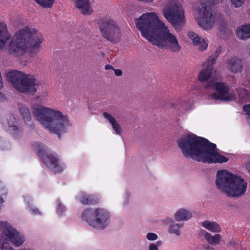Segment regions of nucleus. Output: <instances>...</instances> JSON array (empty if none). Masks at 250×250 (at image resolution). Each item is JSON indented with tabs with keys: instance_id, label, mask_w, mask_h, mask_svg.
<instances>
[{
	"instance_id": "33",
	"label": "nucleus",
	"mask_w": 250,
	"mask_h": 250,
	"mask_svg": "<svg viewBox=\"0 0 250 250\" xmlns=\"http://www.w3.org/2000/svg\"><path fill=\"white\" fill-rule=\"evenodd\" d=\"M29 209L30 211L34 215L39 214H40V211L38 208L34 207L32 205L28 206Z\"/></svg>"
},
{
	"instance_id": "23",
	"label": "nucleus",
	"mask_w": 250,
	"mask_h": 250,
	"mask_svg": "<svg viewBox=\"0 0 250 250\" xmlns=\"http://www.w3.org/2000/svg\"><path fill=\"white\" fill-rule=\"evenodd\" d=\"M238 37L245 39L250 38V24L242 25L236 30Z\"/></svg>"
},
{
	"instance_id": "10",
	"label": "nucleus",
	"mask_w": 250,
	"mask_h": 250,
	"mask_svg": "<svg viewBox=\"0 0 250 250\" xmlns=\"http://www.w3.org/2000/svg\"><path fill=\"white\" fill-rule=\"evenodd\" d=\"M0 249L1 250H15L9 244L11 243L15 247H20L24 242L23 236L13 228L6 221H0Z\"/></svg>"
},
{
	"instance_id": "37",
	"label": "nucleus",
	"mask_w": 250,
	"mask_h": 250,
	"mask_svg": "<svg viewBox=\"0 0 250 250\" xmlns=\"http://www.w3.org/2000/svg\"><path fill=\"white\" fill-rule=\"evenodd\" d=\"M114 71V73L117 76H121L122 75V71L120 69H113Z\"/></svg>"
},
{
	"instance_id": "9",
	"label": "nucleus",
	"mask_w": 250,
	"mask_h": 250,
	"mask_svg": "<svg viewBox=\"0 0 250 250\" xmlns=\"http://www.w3.org/2000/svg\"><path fill=\"white\" fill-rule=\"evenodd\" d=\"M0 249L1 250H15L9 244L11 243L15 247H20L24 242L23 236L13 228L6 221H0Z\"/></svg>"
},
{
	"instance_id": "19",
	"label": "nucleus",
	"mask_w": 250,
	"mask_h": 250,
	"mask_svg": "<svg viewBox=\"0 0 250 250\" xmlns=\"http://www.w3.org/2000/svg\"><path fill=\"white\" fill-rule=\"evenodd\" d=\"M173 217L177 221H186L192 217V213L189 209L180 208L174 214Z\"/></svg>"
},
{
	"instance_id": "3",
	"label": "nucleus",
	"mask_w": 250,
	"mask_h": 250,
	"mask_svg": "<svg viewBox=\"0 0 250 250\" xmlns=\"http://www.w3.org/2000/svg\"><path fill=\"white\" fill-rule=\"evenodd\" d=\"M178 147L183 155L198 162L223 163L229 159L216 151V145L193 134H186L177 140Z\"/></svg>"
},
{
	"instance_id": "40",
	"label": "nucleus",
	"mask_w": 250,
	"mask_h": 250,
	"mask_svg": "<svg viewBox=\"0 0 250 250\" xmlns=\"http://www.w3.org/2000/svg\"><path fill=\"white\" fill-rule=\"evenodd\" d=\"M105 69L106 70H109V69H114L113 67L110 65H106L105 66Z\"/></svg>"
},
{
	"instance_id": "25",
	"label": "nucleus",
	"mask_w": 250,
	"mask_h": 250,
	"mask_svg": "<svg viewBox=\"0 0 250 250\" xmlns=\"http://www.w3.org/2000/svg\"><path fill=\"white\" fill-rule=\"evenodd\" d=\"M8 124L9 125V131L14 135L18 134L21 131V126L15 118L13 117L10 118Z\"/></svg>"
},
{
	"instance_id": "43",
	"label": "nucleus",
	"mask_w": 250,
	"mask_h": 250,
	"mask_svg": "<svg viewBox=\"0 0 250 250\" xmlns=\"http://www.w3.org/2000/svg\"><path fill=\"white\" fill-rule=\"evenodd\" d=\"M4 98L3 94L0 92V101H2Z\"/></svg>"
},
{
	"instance_id": "45",
	"label": "nucleus",
	"mask_w": 250,
	"mask_h": 250,
	"mask_svg": "<svg viewBox=\"0 0 250 250\" xmlns=\"http://www.w3.org/2000/svg\"><path fill=\"white\" fill-rule=\"evenodd\" d=\"M155 0H151V2H152L153 1H154Z\"/></svg>"
},
{
	"instance_id": "29",
	"label": "nucleus",
	"mask_w": 250,
	"mask_h": 250,
	"mask_svg": "<svg viewBox=\"0 0 250 250\" xmlns=\"http://www.w3.org/2000/svg\"><path fill=\"white\" fill-rule=\"evenodd\" d=\"M238 96L240 100L247 101L248 100V92L245 89H241L238 91Z\"/></svg>"
},
{
	"instance_id": "5",
	"label": "nucleus",
	"mask_w": 250,
	"mask_h": 250,
	"mask_svg": "<svg viewBox=\"0 0 250 250\" xmlns=\"http://www.w3.org/2000/svg\"><path fill=\"white\" fill-rule=\"evenodd\" d=\"M218 54L219 52L216 51L204 62L198 78L202 82L208 81L205 86L206 89L213 88L215 90L214 93L209 95L210 99L224 101L232 100L235 98L233 91L226 83L218 82V79L216 78L213 73V65L216 61Z\"/></svg>"
},
{
	"instance_id": "35",
	"label": "nucleus",
	"mask_w": 250,
	"mask_h": 250,
	"mask_svg": "<svg viewBox=\"0 0 250 250\" xmlns=\"http://www.w3.org/2000/svg\"><path fill=\"white\" fill-rule=\"evenodd\" d=\"M180 107L181 109L184 111H188L191 109V106L186 103L181 104L180 105Z\"/></svg>"
},
{
	"instance_id": "1",
	"label": "nucleus",
	"mask_w": 250,
	"mask_h": 250,
	"mask_svg": "<svg viewBox=\"0 0 250 250\" xmlns=\"http://www.w3.org/2000/svg\"><path fill=\"white\" fill-rule=\"evenodd\" d=\"M137 28L142 36L152 45L172 53H178L182 45L176 35L160 20L157 14L148 12L135 20Z\"/></svg>"
},
{
	"instance_id": "38",
	"label": "nucleus",
	"mask_w": 250,
	"mask_h": 250,
	"mask_svg": "<svg viewBox=\"0 0 250 250\" xmlns=\"http://www.w3.org/2000/svg\"><path fill=\"white\" fill-rule=\"evenodd\" d=\"M48 97V93L45 91L43 93L42 97H41V96H40V98L42 100L47 99Z\"/></svg>"
},
{
	"instance_id": "26",
	"label": "nucleus",
	"mask_w": 250,
	"mask_h": 250,
	"mask_svg": "<svg viewBox=\"0 0 250 250\" xmlns=\"http://www.w3.org/2000/svg\"><path fill=\"white\" fill-rule=\"evenodd\" d=\"M20 110L21 114L22 116L25 124L30 125L32 118L29 109L25 106H21L20 108Z\"/></svg>"
},
{
	"instance_id": "24",
	"label": "nucleus",
	"mask_w": 250,
	"mask_h": 250,
	"mask_svg": "<svg viewBox=\"0 0 250 250\" xmlns=\"http://www.w3.org/2000/svg\"><path fill=\"white\" fill-rule=\"evenodd\" d=\"M204 236L206 240L211 245L218 244L222 238V236L220 234L217 233L213 235L207 231L205 232Z\"/></svg>"
},
{
	"instance_id": "20",
	"label": "nucleus",
	"mask_w": 250,
	"mask_h": 250,
	"mask_svg": "<svg viewBox=\"0 0 250 250\" xmlns=\"http://www.w3.org/2000/svg\"><path fill=\"white\" fill-rule=\"evenodd\" d=\"M77 200L83 205L93 204L99 202V199L95 195L81 192L77 197Z\"/></svg>"
},
{
	"instance_id": "13",
	"label": "nucleus",
	"mask_w": 250,
	"mask_h": 250,
	"mask_svg": "<svg viewBox=\"0 0 250 250\" xmlns=\"http://www.w3.org/2000/svg\"><path fill=\"white\" fill-rule=\"evenodd\" d=\"M33 146L41 157L42 162L54 173H57L63 171L65 165L63 163L59 161V158L56 154L49 153L46 148L39 142L34 143Z\"/></svg>"
},
{
	"instance_id": "7",
	"label": "nucleus",
	"mask_w": 250,
	"mask_h": 250,
	"mask_svg": "<svg viewBox=\"0 0 250 250\" xmlns=\"http://www.w3.org/2000/svg\"><path fill=\"white\" fill-rule=\"evenodd\" d=\"M7 80L17 91L28 94H34L39 85L34 75L22 71L13 70L6 74Z\"/></svg>"
},
{
	"instance_id": "44",
	"label": "nucleus",
	"mask_w": 250,
	"mask_h": 250,
	"mask_svg": "<svg viewBox=\"0 0 250 250\" xmlns=\"http://www.w3.org/2000/svg\"><path fill=\"white\" fill-rule=\"evenodd\" d=\"M155 244L157 245H158V248H159V247L160 246H161V245L162 244V242L161 241H158V242H157L156 243H155Z\"/></svg>"
},
{
	"instance_id": "42",
	"label": "nucleus",
	"mask_w": 250,
	"mask_h": 250,
	"mask_svg": "<svg viewBox=\"0 0 250 250\" xmlns=\"http://www.w3.org/2000/svg\"><path fill=\"white\" fill-rule=\"evenodd\" d=\"M19 250H35L33 249H30V248H22Z\"/></svg>"
},
{
	"instance_id": "21",
	"label": "nucleus",
	"mask_w": 250,
	"mask_h": 250,
	"mask_svg": "<svg viewBox=\"0 0 250 250\" xmlns=\"http://www.w3.org/2000/svg\"><path fill=\"white\" fill-rule=\"evenodd\" d=\"M103 116L111 124L116 134H120L122 132V128L116 119L111 114L108 112H104L103 113Z\"/></svg>"
},
{
	"instance_id": "18",
	"label": "nucleus",
	"mask_w": 250,
	"mask_h": 250,
	"mask_svg": "<svg viewBox=\"0 0 250 250\" xmlns=\"http://www.w3.org/2000/svg\"><path fill=\"white\" fill-rule=\"evenodd\" d=\"M227 68L234 74L241 72L243 69V62L241 59L232 58L227 62Z\"/></svg>"
},
{
	"instance_id": "31",
	"label": "nucleus",
	"mask_w": 250,
	"mask_h": 250,
	"mask_svg": "<svg viewBox=\"0 0 250 250\" xmlns=\"http://www.w3.org/2000/svg\"><path fill=\"white\" fill-rule=\"evenodd\" d=\"M146 238L149 241H155L158 239V235L154 233L149 232L146 235Z\"/></svg>"
},
{
	"instance_id": "32",
	"label": "nucleus",
	"mask_w": 250,
	"mask_h": 250,
	"mask_svg": "<svg viewBox=\"0 0 250 250\" xmlns=\"http://www.w3.org/2000/svg\"><path fill=\"white\" fill-rule=\"evenodd\" d=\"M65 211L64 207L60 203H58L57 208V212L59 215H61Z\"/></svg>"
},
{
	"instance_id": "28",
	"label": "nucleus",
	"mask_w": 250,
	"mask_h": 250,
	"mask_svg": "<svg viewBox=\"0 0 250 250\" xmlns=\"http://www.w3.org/2000/svg\"><path fill=\"white\" fill-rule=\"evenodd\" d=\"M10 35L7 30V26L4 22H0V37Z\"/></svg>"
},
{
	"instance_id": "4",
	"label": "nucleus",
	"mask_w": 250,
	"mask_h": 250,
	"mask_svg": "<svg viewBox=\"0 0 250 250\" xmlns=\"http://www.w3.org/2000/svg\"><path fill=\"white\" fill-rule=\"evenodd\" d=\"M32 114L36 119L49 131L60 135L65 132L71 126L67 116L61 111L41 104L32 107Z\"/></svg>"
},
{
	"instance_id": "8",
	"label": "nucleus",
	"mask_w": 250,
	"mask_h": 250,
	"mask_svg": "<svg viewBox=\"0 0 250 250\" xmlns=\"http://www.w3.org/2000/svg\"><path fill=\"white\" fill-rule=\"evenodd\" d=\"M110 218V212L102 208L86 209L82 213V219L97 230H103L107 228Z\"/></svg>"
},
{
	"instance_id": "17",
	"label": "nucleus",
	"mask_w": 250,
	"mask_h": 250,
	"mask_svg": "<svg viewBox=\"0 0 250 250\" xmlns=\"http://www.w3.org/2000/svg\"><path fill=\"white\" fill-rule=\"evenodd\" d=\"M93 0H75L76 7L83 15H90L93 11L91 3Z\"/></svg>"
},
{
	"instance_id": "16",
	"label": "nucleus",
	"mask_w": 250,
	"mask_h": 250,
	"mask_svg": "<svg viewBox=\"0 0 250 250\" xmlns=\"http://www.w3.org/2000/svg\"><path fill=\"white\" fill-rule=\"evenodd\" d=\"M165 225H168V232L176 236H179L181 234V229L183 227L182 224L175 222L173 219L167 218L163 221Z\"/></svg>"
},
{
	"instance_id": "12",
	"label": "nucleus",
	"mask_w": 250,
	"mask_h": 250,
	"mask_svg": "<svg viewBox=\"0 0 250 250\" xmlns=\"http://www.w3.org/2000/svg\"><path fill=\"white\" fill-rule=\"evenodd\" d=\"M206 1L200 2L195 7V19L199 25L205 30H210L217 21L218 16L213 14L206 6Z\"/></svg>"
},
{
	"instance_id": "41",
	"label": "nucleus",
	"mask_w": 250,
	"mask_h": 250,
	"mask_svg": "<svg viewBox=\"0 0 250 250\" xmlns=\"http://www.w3.org/2000/svg\"><path fill=\"white\" fill-rule=\"evenodd\" d=\"M138 0L140 1L145 2H146V3H150V2H151V0Z\"/></svg>"
},
{
	"instance_id": "11",
	"label": "nucleus",
	"mask_w": 250,
	"mask_h": 250,
	"mask_svg": "<svg viewBox=\"0 0 250 250\" xmlns=\"http://www.w3.org/2000/svg\"><path fill=\"white\" fill-rule=\"evenodd\" d=\"M163 15L177 31L185 23L184 12L181 4L177 1H169L163 10Z\"/></svg>"
},
{
	"instance_id": "22",
	"label": "nucleus",
	"mask_w": 250,
	"mask_h": 250,
	"mask_svg": "<svg viewBox=\"0 0 250 250\" xmlns=\"http://www.w3.org/2000/svg\"><path fill=\"white\" fill-rule=\"evenodd\" d=\"M201 226L210 232L219 233L221 232L220 226L216 222L205 220L201 222Z\"/></svg>"
},
{
	"instance_id": "30",
	"label": "nucleus",
	"mask_w": 250,
	"mask_h": 250,
	"mask_svg": "<svg viewBox=\"0 0 250 250\" xmlns=\"http://www.w3.org/2000/svg\"><path fill=\"white\" fill-rule=\"evenodd\" d=\"M232 5L235 8L240 7L245 2V0H230Z\"/></svg>"
},
{
	"instance_id": "39",
	"label": "nucleus",
	"mask_w": 250,
	"mask_h": 250,
	"mask_svg": "<svg viewBox=\"0 0 250 250\" xmlns=\"http://www.w3.org/2000/svg\"><path fill=\"white\" fill-rule=\"evenodd\" d=\"M246 167L247 170L250 173V160L246 164Z\"/></svg>"
},
{
	"instance_id": "14",
	"label": "nucleus",
	"mask_w": 250,
	"mask_h": 250,
	"mask_svg": "<svg viewBox=\"0 0 250 250\" xmlns=\"http://www.w3.org/2000/svg\"><path fill=\"white\" fill-rule=\"evenodd\" d=\"M100 28L103 37L111 42H118L122 36L119 26L113 19L102 20L100 24Z\"/></svg>"
},
{
	"instance_id": "36",
	"label": "nucleus",
	"mask_w": 250,
	"mask_h": 250,
	"mask_svg": "<svg viewBox=\"0 0 250 250\" xmlns=\"http://www.w3.org/2000/svg\"><path fill=\"white\" fill-rule=\"evenodd\" d=\"M158 245L155 243H151L148 246V250H158Z\"/></svg>"
},
{
	"instance_id": "27",
	"label": "nucleus",
	"mask_w": 250,
	"mask_h": 250,
	"mask_svg": "<svg viewBox=\"0 0 250 250\" xmlns=\"http://www.w3.org/2000/svg\"><path fill=\"white\" fill-rule=\"evenodd\" d=\"M40 6L44 8H51L55 0H35Z\"/></svg>"
},
{
	"instance_id": "2",
	"label": "nucleus",
	"mask_w": 250,
	"mask_h": 250,
	"mask_svg": "<svg viewBox=\"0 0 250 250\" xmlns=\"http://www.w3.org/2000/svg\"><path fill=\"white\" fill-rule=\"evenodd\" d=\"M43 42V36L38 30L25 26L17 30L13 38L11 35L0 37V50H6L15 57L26 53L35 55L41 51Z\"/></svg>"
},
{
	"instance_id": "34",
	"label": "nucleus",
	"mask_w": 250,
	"mask_h": 250,
	"mask_svg": "<svg viewBox=\"0 0 250 250\" xmlns=\"http://www.w3.org/2000/svg\"><path fill=\"white\" fill-rule=\"evenodd\" d=\"M243 109L248 115V123L250 125V104L245 105L243 107Z\"/></svg>"
},
{
	"instance_id": "15",
	"label": "nucleus",
	"mask_w": 250,
	"mask_h": 250,
	"mask_svg": "<svg viewBox=\"0 0 250 250\" xmlns=\"http://www.w3.org/2000/svg\"><path fill=\"white\" fill-rule=\"evenodd\" d=\"M188 37L192 42V44L196 46L197 49L203 51L205 50L208 46L205 39L201 38L197 34L193 31H189L187 33Z\"/></svg>"
},
{
	"instance_id": "6",
	"label": "nucleus",
	"mask_w": 250,
	"mask_h": 250,
	"mask_svg": "<svg viewBox=\"0 0 250 250\" xmlns=\"http://www.w3.org/2000/svg\"><path fill=\"white\" fill-rule=\"evenodd\" d=\"M215 185L220 192L232 197L244 195L247 188V183L242 178L226 169L217 171Z\"/></svg>"
}]
</instances>
